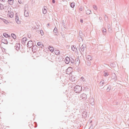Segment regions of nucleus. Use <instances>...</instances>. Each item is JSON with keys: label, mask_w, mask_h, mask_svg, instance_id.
Here are the masks:
<instances>
[{"label": "nucleus", "mask_w": 129, "mask_h": 129, "mask_svg": "<svg viewBox=\"0 0 129 129\" xmlns=\"http://www.w3.org/2000/svg\"><path fill=\"white\" fill-rule=\"evenodd\" d=\"M9 8L10 7L8 6H6L5 7V9H7V10L5 11V12H7V11H8V16L10 18H12L13 16L14 13L12 12L9 11V10H10V8Z\"/></svg>", "instance_id": "obj_1"}, {"label": "nucleus", "mask_w": 129, "mask_h": 129, "mask_svg": "<svg viewBox=\"0 0 129 129\" xmlns=\"http://www.w3.org/2000/svg\"><path fill=\"white\" fill-rule=\"evenodd\" d=\"M74 89L75 92L79 93L82 91V87L81 86L77 85L74 87Z\"/></svg>", "instance_id": "obj_2"}, {"label": "nucleus", "mask_w": 129, "mask_h": 129, "mask_svg": "<svg viewBox=\"0 0 129 129\" xmlns=\"http://www.w3.org/2000/svg\"><path fill=\"white\" fill-rule=\"evenodd\" d=\"M79 100L82 101L86 100L87 98V96L86 94L84 93L81 94L78 96Z\"/></svg>", "instance_id": "obj_3"}, {"label": "nucleus", "mask_w": 129, "mask_h": 129, "mask_svg": "<svg viewBox=\"0 0 129 129\" xmlns=\"http://www.w3.org/2000/svg\"><path fill=\"white\" fill-rule=\"evenodd\" d=\"M0 40H1V41L2 42L5 44H8V41L7 40V38H5L2 36L0 37Z\"/></svg>", "instance_id": "obj_4"}, {"label": "nucleus", "mask_w": 129, "mask_h": 129, "mask_svg": "<svg viewBox=\"0 0 129 129\" xmlns=\"http://www.w3.org/2000/svg\"><path fill=\"white\" fill-rule=\"evenodd\" d=\"M33 46V42L31 41H29L27 44V46L28 48H30Z\"/></svg>", "instance_id": "obj_5"}, {"label": "nucleus", "mask_w": 129, "mask_h": 129, "mask_svg": "<svg viewBox=\"0 0 129 129\" xmlns=\"http://www.w3.org/2000/svg\"><path fill=\"white\" fill-rule=\"evenodd\" d=\"M80 60L78 57L76 58L75 61V64L76 65V66H78L79 64Z\"/></svg>", "instance_id": "obj_6"}, {"label": "nucleus", "mask_w": 129, "mask_h": 129, "mask_svg": "<svg viewBox=\"0 0 129 129\" xmlns=\"http://www.w3.org/2000/svg\"><path fill=\"white\" fill-rule=\"evenodd\" d=\"M70 64L71 66H73L75 63V61L74 60L73 58H71V59H70Z\"/></svg>", "instance_id": "obj_7"}, {"label": "nucleus", "mask_w": 129, "mask_h": 129, "mask_svg": "<svg viewBox=\"0 0 129 129\" xmlns=\"http://www.w3.org/2000/svg\"><path fill=\"white\" fill-rule=\"evenodd\" d=\"M70 58L68 57L67 56L66 57L65 59V63L67 64H68L70 63Z\"/></svg>", "instance_id": "obj_8"}, {"label": "nucleus", "mask_w": 129, "mask_h": 129, "mask_svg": "<svg viewBox=\"0 0 129 129\" xmlns=\"http://www.w3.org/2000/svg\"><path fill=\"white\" fill-rule=\"evenodd\" d=\"M53 32L54 33V35L57 36L58 35V33L57 29L56 27H55L54 29Z\"/></svg>", "instance_id": "obj_9"}, {"label": "nucleus", "mask_w": 129, "mask_h": 129, "mask_svg": "<svg viewBox=\"0 0 129 129\" xmlns=\"http://www.w3.org/2000/svg\"><path fill=\"white\" fill-rule=\"evenodd\" d=\"M112 79H114L115 80H117L116 76L115 73L112 74Z\"/></svg>", "instance_id": "obj_10"}, {"label": "nucleus", "mask_w": 129, "mask_h": 129, "mask_svg": "<svg viewBox=\"0 0 129 129\" xmlns=\"http://www.w3.org/2000/svg\"><path fill=\"white\" fill-rule=\"evenodd\" d=\"M8 39L9 43L11 44H12L15 41V40L14 39H13L12 37L9 38H8Z\"/></svg>", "instance_id": "obj_11"}, {"label": "nucleus", "mask_w": 129, "mask_h": 129, "mask_svg": "<svg viewBox=\"0 0 129 129\" xmlns=\"http://www.w3.org/2000/svg\"><path fill=\"white\" fill-rule=\"evenodd\" d=\"M70 67L68 68L66 70V73L67 74H69L71 73V71L70 69H71Z\"/></svg>", "instance_id": "obj_12"}, {"label": "nucleus", "mask_w": 129, "mask_h": 129, "mask_svg": "<svg viewBox=\"0 0 129 129\" xmlns=\"http://www.w3.org/2000/svg\"><path fill=\"white\" fill-rule=\"evenodd\" d=\"M90 102V104L92 105H94V100L93 98H90L89 99Z\"/></svg>", "instance_id": "obj_13"}, {"label": "nucleus", "mask_w": 129, "mask_h": 129, "mask_svg": "<svg viewBox=\"0 0 129 129\" xmlns=\"http://www.w3.org/2000/svg\"><path fill=\"white\" fill-rule=\"evenodd\" d=\"M85 45L83 44L80 47V50H81L82 52H83L84 51L85 49Z\"/></svg>", "instance_id": "obj_14"}, {"label": "nucleus", "mask_w": 129, "mask_h": 129, "mask_svg": "<svg viewBox=\"0 0 129 129\" xmlns=\"http://www.w3.org/2000/svg\"><path fill=\"white\" fill-rule=\"evenodd\" d=\"M20 44L19 43H18V44L17 43L16 44L15 47H16L15 49L17 50H18L19 49L20 47Z\"/></svg>", "instance_id": "obj_15"}, {"label": "nucleus", "mask_w": 129, "mask_h": 129, "mask_svg": "<svg viewBox=\"0 0 129 129\" xmlns=\"http://www.w3.org/2000/svg\"><path fill=\"white\" fill-rule=\"evenodd\" d=\"M27 41V40L26 38H23L22 39V44L23 45H25V42Z\"/></svg>", "instance_id": "obj_16"}, {"label": "nucleus", "mask_w": 129, "mask_h": 129, "mask_svg": "<svg viewBox=\"0 0 129 129\" xmlns=\"http://www.w3.org/2000/svg\"><path fill=\"white\" fill-rule=\"evenodd\" d=\"M47 7H44L43 9V13L44 14H46L47 13V11L46 10Z\"/></svg>", "instance_id": "obj_17"}, {"label": "nucleus", "mask_w": 129, "mask_h": 129, "mask_svg": "<svg viewBox=\"0 0 129 129\" xmlns=\"http://www.w3.org/2000/svg\"><path fill=\"white\" fill-rule=\"evenodd\" d=\"M24 15L26 17H28L29 16V13L28 11H27L26 10H25L24 12Z\"/></svg>", "instance_id": "obj_18"}, {"label": "nucleus", "mask_w": 129, "mask_h": 129, "mask_svg": "<svg viewBox=\"0 0 129 129\" xmlns=\"http://www.w3.org/2000/svg\"><path fill=\"white\" fill-rule=\"evenodd\" d=\"M48 48L49 49V50L51 52H52L54 50V49L53 47H51L50 46H49Z\"/></svg>", "instance_id": "obj_19"}, {"label": "nucleus", "mask_w": 129, "mask_h": 129, "mask_svg": "<svg viewBox=\"0 0 129 129\" xmlns=\"http://www.w3.org/2000/svg\"><path fill=\"white\" fill-rule=\"evenodd\" d=\"M104 84V80H102L100 83L99 86H102Z\"/></svg>", "instance_id": "obj_20"}, {"label": "nucleus", "mask_w": 129, "mask_h": 129, "mask_svg": "<svg viewBox=\"0 0 129 129\" xmlns=\"http://www.w3.org/2000/svg\"><path fill=\"white\" fill-rule=\"evenodd\" d=\"M103 73L104 76L105 77L109 75L108 72L106 71H104Z\"/></svg>", "instance_id": "obj_21"}, {"label": "nucleus", "mask_w": 129, "mask_h": 129, "mask_svg": "<svg viewBox=\"0 0 129 129\" xmlns=\"http://www.w3.org/2000/svg\"><path fill=\"white\" fill-rule=\"evenodd\" d=\"M117 64L116 63L114 62V63H111V64L110 65L111 67H112L114 68V67H116Z\"/></svg>", "instance_id": "obj_22"}, {"label": "nucleus", "mask_w": 129, "mask_h": 129, "mask_svg": "<svg viewBox=\"0 0 129 129\" xmlns=\"http://www.w3.org/2000/svg\"><path fill=\"white\" fill-rule=\"evenodd\" d=\"M82 35H79L78 37V39L79 40V41L80 42L81 41H82L83 39L82 38Z\"/></svg>", "instance_id": "obj_23"}, {"label": "nucleus", "mask_w": 129, "mask_h": 129, "mask_svg": "<svg viewBox=\"0 0 129 129\" xmlns=\"http://www.w3.org/2000/svg\"><path fill=\"white\" fill-rule=\"evenodd\" d=\"M87 58L88 59V61H89L92 60V58L91 55H88L87 57Z\"/></svg>", "instance_id": "obj_24"}, {"label": "nucleus", "mask_w": 129, "mask_h": 129, "mask_svg": "<svg viewBox=\"0 0 129 129\" xmlns=\"http://www.w3.org/2000/svg\"><path fill=\"white\" fill-rule=\"evenodd\" d=\"M8 2L10 5H12L13 4V0H8Z\"/></svg>", "instance_id": "obj_25"}, {"label": "nucleus", "mask_w": 129, "mask_h": 129, "mask_svg": "<svg viewBox=\"0 0 129 129\" xmlns=\"http://www.w3.org/2000/svg\"><path fill=\"white\" fill-rule=\"evenodd\" d=\"M55 54L56 55H59L60 54V52L59 50H56L54 51Z\"/></svg>", "instance_id": "obj_26"}, {"label": "nucleus", "mask_w": 129, "mask_h": 129, "mask_svg": "<svg viewBox=\"0 0 129 129\" xmlns=\"http://www.w3.org/2000/svg\"><path fill=\"white\" fill-rule=\"evenodd\" d=\"M102 31L103 33L104 34V35H105L106 34V29L105 28H104V29L103 28V30H102Z\"/></svg>", "instance_id": "obj_27"}, {"label": "nucleus", "mask_w": 129, "mask_h": 129, "mask_svg": "<svg viewBox=\"0 0 129 129\" xmlns=\"http://www.w3.org/2000/svg\"><path fill=\"white\" fill-rule=\"evenodd\" d=\"M12 37L14 39H15L16 38V36L14 34H11Z\"/></svg>", "instance_id": "obj_28"}, {"label": "nucleus", "mask_w": 129, "mask_h": 129, "mask_svg": "<svg viewBox=\"0 0 129 129\" xmlns=\"http://www.w3.org/2000/svg\"><path fill=\"white\" fill-rule=\"evenodd\" d=\"M33 47L32 48V50H33L36 49V48H37V46L36 45H33Z\"/></svg>", "instance_id": "obj_29"}, {"label": "nucleus", "mask_w": 129, "mask_h": 129, "mask_svg": "<svg viewBox=\"0 0 129 129\" xmlns=\"http://www.w3.org/2000/svg\"><path fill=\"white\" fill-rule=\"evenodd\" d=\"M75 6V4L74 3H72L70 5L71 7L72 8H73Z\"/></svg>", "instance_id": "obj_30"}, {"label": "nucleus", "mask_w": 129, "mask_h": 129, "mask_svg": "<svg viewBox=\"0 0 129 129\" xmlns=\"http://www.w3.org/2000/svg\"><path fill=\"white\" fill-rule=\"evenodd\" d=\"M3 35L5 37L7 38L8 37H9V35L8 34H6V33H3Z\"/></svg>", "instance_id": "obj_31"}, {"label": "nucleus", "mask_w": 129, "mask_h": 129, "mask_svg": "<svg viewBox=\"0 0 129 129\" xmlns=\"http://www.w3.org/2000/svg\"><path fill=\"white\" fill-rule=\"evenodd\" d=\"M4 6L3 5L0 4V10H2L3 9H4Z\"/></svg>", "instance_id": "obj_32"}, {"label": "nucleus", "mask_w": 129, "mask_h": 129, "mask_svg": "<svg viewBox=\"0 0 129 129\" xmlns=\"http://www.w3.org/2000/svg\"><path fill=\"white\" fill-rule=\"evenodd\" d=\"M91 11L90 10H88L86 11V14H90Z\"/></svg>", "instance_id": "obj_33"}, {"label": "nucleus", "mask_w": 129, "mask_h": 129, "mask_svg": "<svg viewBox=\"0 0 129 129\" xmlns=\"http://www.w3.org/2000/svg\"><path fill=\"white\" fill-rule=\"evenodd\" d=\"M111 89V87L110 85H109L107 87V91H109Z\"/></svg>", "instance_id": "obj_34"}, {"label": "nucleus", "mask_w": 129, "mask_h": 129, "mask_svg": "<svg viewBox=\"0 0 129 129\" xmlns=\"http://www.w3.org/2000/svg\"><path fill=\"white\" fill-rule=\"evenodd\" d=\"M87 65L88 66H90V65L91 64V62L89 61H87Z\"/></svg>", "instance_id": "obj_35"}, {"label": "nucleus", "mask_w": 129, "mask_h": 129, "mask_svg": "<svg viewBox=\"0 0 129 129\" xmlns=\"http://www.w3.org/2000/svg\"><path fill=\"white\" fill-rule=\"evenodd\" d=\"M83 35L82 32L81 31H79V35Z\"/></svg>", "instance_id": "obj_36"}, {"label": "nucleus", "mask_w": 129, "mask_h": 129, "mask_svg": "<svg viewBox=\"0 0 129 129\" xmlns=\"http://www.w3.org/2000/svg\"><path fill=\"white\" fill-rule=\"evenodd\" d=\"M86 114H87L86 113V112H84V113H83V114H82V116H87V115H86Z\"/></svg>", "instance_id": "obj_37"}, {"label": "nucleus", "mask_w": 129, "mask_h": 129, "mask_svg": "<svg viewBox=\"0 0 129 129\" xmlns=\"http://www.w3.org/2000/svg\"><path fill=\"white\" fill-rule=\"evenodd\" d=\"M40 33L41 35L42 36L44 35L43 32L42 30H41L40 31Z\"/></svg>", "instance_id": "obj_38"}, {"label": "nucleus", "mask_w": 129, "mask_h": 129, "mask_svg": "<svg viewBox=\"0 0 129 129\" xmlns=\"http://www.w3.org/2000/svg\"><path fill=\"white\" fill-rule=\"evenodd\" d=\"M93 8H94V9L95 10H96L97 9V8L96 7V6L95 5H93Z\"/></svg>", "instance_id": "obj_39"}, {"label": "nucleus", "mask_w": 129, "mask_h": 129, "mask_svg": "<svg viewBox=\"0 0 129 129\" xmlns=\"http://www.w3.org/2000/svg\"><path fill=\"white\" fill-rule=\"evenodd\" d=\"M37 45L38 46L41 45V43L40 42H38L37 43Z\"/></svg>", "instance_id": "obj_40"}, {"label": "nucleus", "mask_w": 129, "mask_h": 129, "mask_svg": "<svg viewBox=\"0 0 129 129\" xmlns=\"http://www.w3.org/2000/svg\"><path fill=\"white\" fill-rule=\"evenodd\" d=\"M18 2L20 4L22 3V2L21 0H18Z\"/></svg>", "instance_id": "obj_41"}, {"label": "nucleus", "mask_w": 129, "mask_h": 129, "mask_svg": "<svg viewBox=\"0 0 129 129\" xmlns=\"http://www.w3.org/2000/svg\"><path fill=\"white\" fill-rule=\"evenodd\" d=\"M17 22L18 24H19L20 23V21L18 20V18L17 20Z\"/></svg>", "instance_id": "obj_42"}, {"label": "nucleus", "mask_w": 129, "mask_h": 129, "mask_svg": "<svg viewBox=\"0 0 129 129\" xmlns=\"http://www.w3.org/2000/svg\"><path fill=\"white\" fill-rule=\"evenodd\" d=\"M81 79L83 81H84V80H83L84 79V78L82 77L81 78Z\"/></svg>", "instance_id": "obj_43"}, {"label": "nucleus", "mask_w": 129, "mask_h": 129, "mask_svg": "<svg viewBox=\"0 0 129 129\" xmlns=\"http://www.w3.org/2000/svg\"><path fill=\"white\" fill-rule=\"evenodd\" d=\"M79 10L81 11H82V7H80V8H79Z\"/></svg>", "instance_id": "obj_44"}, {"label": "nucleus", "mask_w": 129, "mask_h": 129, "mask_svg": "<svg viewBox=\"0 0 129 129\" xmlns=\"http://www.w3.org/2000/svg\"><path fill=\"white\" fill-rule=\"evenodd\" d=\"M108 29H109L110 28V24H109L108 25Z\"/></svg>", "instance_id": "obj_45"}, {"label": "nucleus", "mask_w": 129, "mask_h": 129, "mask_svg": "<svg viewBox=\"0 0 129 129\" xmlns=\"http://www.w3.org/2000/svg\"><path fill=\"white\" fill-rule=\"evenodd\" d=\"M41 48H43V47H44L43 44H41Z\"/></svg>", "instance_id": "obj_46"}, {"label": "nucleus", "mask_w": 129, "mask_h": 129, "mask_svg": "<svg viewBox=\"0 0 129 129\" xmlns=\"http://www.w3.org/2000/svg\"><path fill=\"white\" fill-rule=\"evenodd\" d=\"M55 1L54 0H53L52 1V2L53 3H55Z\"/></svg>", "instance_id": "obj_47"}, {"label": "nucleus", "mask_w": 129, "mask_h": 129, "mask_svg": "<svg viewBox=\"0 0 129 129\" xmlns=\"http://www.w3.org/2000/svg\"><path fill=\"white\" fill-rule=\"evenodd\" d=\"M80 22L81 23H83V20L82 19H81L80 20Z\"/></svg>", "instance_id": "obj_48"}, {"label": "nucleus", "mask_w": 129, "mask_h": 129, "mask_svg": "<svg viewBox=\"0 0 129 129\" xmlns=\"http://www.w3.org/2000/svg\"><path fill=\"white\" fill-rule=\"evenodd\" d=\"M1 2H4L5 1V0H0Z\"/></svg>", "instance_id": "obj_49"}, {"label": "nucleus", "mask_w": 129, "mask_h": 129, "mask_svg": "<svg viewBox=\"0 0 129 129\" xmlns=\"http://www.w3.org/2000/svg\"><path fill=\"white\" fill-rule=\"evenodd\" d=\"M18 18V17H17L16 18H15V20L16 21L17 19V20Z\"/></svg>", "instance_id": "obj_50"}, {"label": "nucleus", "mask_w": 129, "mask_h": 129, "mask_svg": "<svg viewBox=\"0 0 129 129\" xmlns=\"http://www.w3.org/2000/svg\"><path fill=\"white\" fill-rule=\"evenodd\" d=\"M49 23L47 25V27H48V26H49Z\"/></svg>", "instance_id": "obj_51"}, {"label": "nucleus", "mask_w": 129, "mask_h": 129, "mask_svg": "<svg viewBox=\"0 0 129 129\" xmlns=\"http://www.w3.org/2000/svg\"><path fill=\"white\" fill-rule=\"evenodd\" d=\"M73 78V77H72V78ZM71 80H72V81H75V80H73V79H71Z\"/></svg>", "instance_id": "obj_52"}, {"label": "nucleus", "mask_w": 129, "mask_h": 129, "mask_svg": "<svg viewBox=\"0 0 129 129\" xmlns=\"http://www.w3.org/2000/svg\"><path fill=\"white\" fill-rule=\"evenodd\" d=\"M62 37H63V38H64V37H63V36H62Z\"/></svg>", "instance_id": "obj_53"}, {"label": "nucleus", "mask_w": 129, "mask_h": 129, "mask_svg": "<svg viewBox=\"0 0 129 129\" xmlns=\"http://www.w3.org/2000/svg\"><path fill=\"white\" fill-rule=\"evenodd\" d=\"M62 37H63V38H64V37H63V36H62Z\"/></svg>", "instance_id": "obj_54"}, {"label": "nucleus", "mask_w": 129, "mask_h": 129, "mask_svg": "<svg viewBox=\"0 0 129 129\" xmlns=\"http://www.w3.org/2000/svg\"><path fill=\"white\" fill-rule=\"evenodd\" d=\"M62 37H63V38H64V37H63V36H62Z\"/></svg>", "instance_id": "obj_55"}, {"label": "nucleus", "mask_w": 129, "mask_h": 129, "mask_svg": "<svg viewBox=\"0 0 129 129\" xmlns=\"http://www.w3.org/2000/svg\"><path fill=\"white\" fill-rule=\"evenodd\" d=\"M105 16H106V15H105Z\"/></svg>", "instance_id": "obj_56"}, {"label": "nucleus", "mask_w": 129, "mask_h": 129, "mask_svg": "<svg viewBox=\"0 0 129 129\" xmlns=\"http://www.w3.org/2000/svg\"><path fill=\"white\" fill-rule=\"evenodd\" d=\"M80 51H81V50H80ZM80 52H81V51H80Z\"/></svg>", "instance_id": "obj_57"}, {"label": "nucleus", "mask_w": 129, "mask_h": 129, "mask_svg": "<svg viewBox=\"0 0 129 129\" xmlns=\"http://www.w3.org/2000/svg\"><path fill=\"white\" fill-rule=\"evenodd\" d=\"M89 129H90V128H89Z\"/></svg>", "instance_id": "obj_58"}, {"label": "nucleus", "mask_w": 129, "mask_h": 129, "mask_svg": "<svg viewBox=\"0 0 129 129\" xmlns=\"http://www.w3.org/2000/svg\"><path fill=\"white\" fill-rule=\"evenodd\" d=\"M52 0L53 1V0Z\"/></svg>", "instance_id": "obj_59"}]
</instances>
